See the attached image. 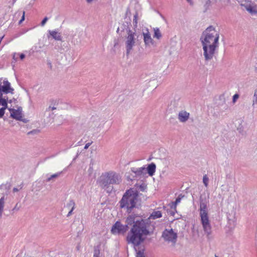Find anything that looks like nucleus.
<instances>
[{
  "label": "nucleus",
  "instance_id": "bb28decb",
  "mask_svg": "<svg viewBox=\"0 0 257 257\" xmlns=\"http://www.w3.org/2000/svg\"><path fill=\"white\" fill-rule=\"evenodd\" d=\"M136 257H145L143 251L139 250L137 251Z\"/></svg>",
  "mask_w": 257,
  "mask_h": 257
},
{
  "label": "nucleus",
  "instance_id": "cd10ccee",
  "mask_svg": "<svg viewBox=\"0 0 257 257\" xmlns=\"http://www.w3.org/2000/svg\"><path fill=\"white\" fill-rule=\"evenodd\" d=\"M20 208V206H19V203H17L16 204L15 206L13 208L12 211H13L14 212L18 211L19 210Z\"/></svg>",
  "mask_w": 257,
  "mask_h": 257
},
{
  "label": "nucleus",
  "instance_id": "39448f33",
  "mask_svg": "<svg viewBox=\"0 0 257 257\" xmlns=\"http://www.w3.org/2000/svg\"><path fill=\"white\" fill-rule=\"evenodd\" d=\"M122 181L121 176L114 171H110L103 173L98 180L99 185L103 188L107 187L109 185H118Z\"/></svg>",
  "mask_w": 257,
  "mask_h": 257
},
{
  "label": "nucleus",
  "instance_id": "473e14b6",
  "mask_svg": "<svg viewBox=\"0 0 257 257\" xmlns=\"http://www.w3.org/2000/svg\"><path fill=\"white\" fill-rule=\"evenodd\" d=\"M239 97V95L237 94H235L233 96V101L235 102L236 100Z\"/></svg>",
  "mask_w": 257,
  "mask_h": 257
},
{
  "label": "nucleus",
  "instance_id": "6ab92c4d",
  "mask_svg": "<svg viewBox=\"0 0 257 257\" xmlns=\"http://www.w3.org/2000/svg\"><path fill=\"white\" fill-rule=\"evenodd\" d=\"M183 197H184L183 195H182V194H180L178 196V197L177 198V199H176L175 202L172 203L171 207L172 208L173 207L174 209H175L176 207L177 204H178V203H179L180 202L181 199L183 198Z\"/></svg>",
  "mask_w": 257,
  "mask_h": 257
},
{
  "label": "nucleus",
  "instance_id": "f704fd0d",
  "mask_svg": "<svg viewBox=\"0 0 257 257\" xmlns=\"http://www.w3.org/2000/svg\"><path fill=\"white\" fill-rule=\"evenodd\" d=\"M25 20V12H23V15L20 21H19V23L21 24L23 21Z\"/></svg>",
  "mask_w": 257,
  "mask_h": 257
},
{
  "label": "nucleus",
  "instance_id": "f03ea898",
  "mask_svg": "<svg viewBox=\"0 0 257 257\" xmlns=\"http://www.w3.org/2000/svg\"><path fill=\"white\" fill-rule=\"evenodd\" d=\"M219 32L213 26L208 27L202 33L200 41L206 61L213 59L219 47Z\"/></svg>",
  "mask_w": 257,
  "mask_h": 257
},
{
  "label": "nucleus",
  "instance_id": "c9c22d12",
  "mask_svg": "<svg viewBox=\"0 0 257 257\" xmlns=\"http://www.w3.org/2000/svg\"><path fill=\"white\" fill-rule=\"evenodd\" d=\"M19 57L20 58V59H21V60H23V59H24V58H25V54H23V53H22V54H20V53H19Z\"/></svg>",
  "mask_w": 257,
  "mask_h": 257
},
{
  "label": "nucleus",
  "instance_id": "a878e982",
  "mask_svg": "<svg viewBox=\"0 0 257 257\" xmlns=\"http://www.w3.org/2000/svg\"><path fill=\"white\" fill-rule=\"evenodd\" d=\"M93 257H100V250L97 248H95L93 251Z\"/></svg>",
  "mask_w": 257,
  "mask_h": 257
},
{
  "label": "nucleus",
  "instance_id": "f257e3e1",
  "mask_svg": "<svg viewBox=\"0 0 257 257\" xmlns=\"http://www.w3.org/2000/svg\"><path fill=\"white\" fill-rule=\"evenodd\" d=\"M126 225H132V227L127 232L126 240L128 243L132 244L136 250V247L139 246L146 239L147 236L151 235L153 231L149 229L150 223L148 219L136 220L135 216L129 215L126 219Z\"/></svg>",
  "mask_w": 257,
  "mask_h": 257
},
{
  "label": "nucleus",
  "instance_id": "a211bd4d",
  "mask_svg": "<svg viewBox=\"0 0 257 257\" xmlns=\"http://www.w3.org/2000/svg\"><path fill=\"white\" fill-rule=\"evenodd\" d=\"M162 216V213L160 211H154L150 216L148 219H155Z\"/></svg>",
  "mask_w": 257,
  "mask_h": 257
},
{
  "label": "nucleus",
  "instance_id": "2eb2a0df",
  "mask_svg": "<svg viewBox=\"0 0 257 257\" xmlns=\"http://www.w3.org/2000/svg\"><path fill=\"white\" fill-rule=\"evenodd\" d=\"M146 171L145 167H142L140 168H132L131 171L135 174L136 177L140 176L144 174Z\"/></svg>",
  "mask_w": 257,
  "mask_h": 257
},
{
  "label": "nucleus",
  "instance_id": "412c9836",
  "mask_svg": "<svg viewBox=\"0 0 257 257\" xmlns=\"http://www.w3.org/2000/svg\"><path fill=\"white\" fill-rule=\"evenodd\" d=\"M61 173H62V172H58L57 173L51 175L50 177H49L47 179L46 181L50 182L51 180L58 177L61 174Z\"/></svg>",
  "mask_w": 257,
  "mask_h": 257
},
{
  "label": "nucleus",
  "instance_id": "4c0bfd02",
  "mask_svg": "<svg viewBox=\"0 0 257 257\" xmlns=\"http://www.w3.org/2000/svg\"><path fill=\"white\" fill-rule=\"evenodd\" d=\"M3 100L4 97H3V94L0 93V105H1V103Z\"/></svg>",
  "mask_w": 257,
  "mask_h": 257
},
{
  "label": "nucleus",
  "instance_id": "423d86ee",
  "mask_svg": "<svg viewBox=\"0 0 257 257\" xmlns=\"http://www.w3.org/2000/svg\"><path fill=\"white\" fill-rule=\"evenodd\" d=\"M136 34L131 30L128 31L127 36L125 38V44L126 48V54L128 55L133 50V47L135 46Z\"/></svg>",
  "mask_w": 257,
  "mask_h": 257
},
{
  "label": "nucleus",
  "instance_id": "e433bc0d",
  "mask_svg": "<svg viewBox=\"0 0 257 257\" xmlns=\"http://www.w3.org/2000/svg\"><path fill=\"white\" fill-rule=\"evenodd\" d=\"M73 210L74 209H70V211H69V212L68 213L67 215V217L70 216L72 214V212H73Z\"/></svg>",
  "mask_w": 257,
  "mask_h": 257
},
{
  "label": "nucleus",
  "instance_id": "393cba45",
  "mask_svg": "<svg viewBox=\"0 0 257 257\" xmlns=\"http://www.w3.org/2000/svg\"><path fill=\"white\" fill-rule=\"evenodd\" d=\"M253 103L252 105L257 104V88L254 90V94L253 96Z\"/></svg>",
  "mask_w": 257,
  "mask_h": 257
},
{
  "label": "nucleus",
  "instance_id": "ddd939ff",
  "mask_svg": "<svg viewBox=\"0 0 257 257\" xmlns=\"http://www.w3.org/2000/svg\"><path fill=\"white\" fill-rule=\"evenodd\" d=\"M144 43L146 46H149L154 44V41L151 37V35L148 30L143 32Z\"/></svg>",
  "mask_w": 257,
  "mask_h": 257
},
{
  "label": "nucleus",
  "instance_id": "79ce46f5",
  "mask_svg": "<svg viewBox=\"0 0 257 257\" xmlns=\"http://www.w3.org/2000/svg\"><path fill=\"white\" fill-rule=\"evenodd\" d=\"M215 257H218L217 256L215 255Z\"/></svg>",
  "mask_w": 257,
  "mask_h": 257
},
{
  "label": "nucleus",
  "instance_id": "1a4fd4ad",
  "mask_svg": "<svg viewBox=\"0 0 257 257\" xmlns=\"http://www.w3.org/2000/svg\"><path fill=\"white\" fill-rule=\"evenodd\" d=\"M162 236L165 241L175 243L177 238V233L175 232L173 229H166L163 231Z\"/></svg>",
  "mask_w": 257,
  "mask_h": 257
},
{
  "label": "nucleus",
  "instance_id": "58836bf2",
  "mask_svg": "<svg viewBox=\"0 0 257 257\" xmlns=\"http://www.w3.org/2000/svg\"><path fill=\"white\" fill-rule=\"evenodd\" d=\"M19 190V189H18L17 188H13V192H17Z\"/></svg>",
  "mask_w": 257,
  "mask_h": 257
},
{
  "label": "nucleus",
  "instance_id": "0eeeda50",
  "mask_svg": "<svg viewBox=\"0 0 257 257\" xmlns=\"http://www.w3.org/2000/svg\"><path fill=\"white\" fill-rule=\"evenodd\" d=\"M128 230L127 225H123L119 221H116L112 226L111 232L113 234H124Z\"/></svg>",
  "mask_w": 257,
  "mask_h": 257
},
{
  "label": "nucleus",
  "instance_id": "4be33fe9",
  "mask_svg": "<svg viewBox=\"0 0 257 257\" xmlns=\"http://www.w3.org/2000/svg\"><path fill=\"white\" fill-rule=\"evenodd\" d=\"M8 97H4V100L1 103V105L3 106L2 108H3L5 110L8 108Z\"/></svg>",
  "mask_w": 257,
  "mask_h": 257
},
{
  "label": "nucleus",
  "instance_id": "72a5a7b5",
  "mask_svg": "<svg viewBox=\"0 0 257 257\" xmlns=\"http://www.w3.org/2000/svg\"><path fill=\"white\" fill-rule=\"evenodd\" d=\"M92 144V142L91 143H88L87 144H85V146H84V149H87L91 145V144Z\"/></svg>",
  "mask_w": 257,
  "mask_h": 257
},
{
  "label": "nucleus",
  "instance_id": "b1692460",
  "mask_svg": "<svg viewBox=\"0 0 257 257\" xmlns=\"http://www.w3.org/2000/svg\"><path fill=\"white\" fill-rule=\"evenodd\" d=\"M75 202L73 200H70L68 203L67 204V207L70 209H74L75 208Z\"/></svg>",
  "mask_w": 257,
  "mask_h": 257
},
{
  "label": "nucleus",
  "instance_id": "a19ab883",
  "mask_svg": "<svg viewBox=\"0 0 257 257\" xmlns=\"http://www.w3.org/2000/svg\"><path fill=\"white\" fill-rule=\"evenodd\" d=\"M17 0H13V2L14 3H15L16 2Z\"/></svg>",
  "mask_w": 257,
  "mask_h": 257
},
{
  "label": "nucleus",
  "instance_id": "20e7f679",
  "mask_svg": "<svg viewBox=\"0 0 257 257\" xmlns=\"http://www.w3.org/2000/svg\"><path fill=\"white\" fill-rule=\"evenodd\" d=\"M138 195V191L135 189L127 190L119 201L120 208H126L128 212H131L136 206Z\"/></svg>",
  "mask_w": 257,
  "mask_h": 257
},
{
  "label": "nucleus",
  "instance_id": "c85d7f7f",
  "mask_svg": "<svg viewBox=\"0 0 257 257\" xmlns=\"http://www.w3.org/2000/svg\"><path fill=\"white\" fill-rule=\"evenodd\" d=\"M5 113V110L3 108H0V118H2L4 116Z\"/></svg>",
  "mask_w": 257,
  "mask_h": 257
},
{
  "label": "nucleus",
  "instance_id": "2f4dec72",
  "mask_svg": "<svg viewBox=\"0 0 257 257\" xmlns=\"http://www.w3.org/2000/svg\"><path fill=\"white\" fill-rule=\"evenodd\" d=\"M137 19H138V14H136L134 17L133 23L135 24L136 25L137 24Z\"/></svg>",
  "mask_w": 257,
  "mask_h": 257
},
{
  "label": "nucleus",
  "instance_id": "7ed1b4c3",
  "mask_svg": "<svg viewBox=\"0 0 257 257\" xmlns=\"http://www.w3.org/2000/svg\"><path fill=\"white\" fill-rule=\"evenodd\" d=\"M207 200H203L200 198V203L199 206V216L200 217L201 223L202 226L203 230L208 240H210L213 238L212 236V228L209 220L208 210L207 207Z\"/></svg>",
  "mask_w": 257,
  "mask_h": 257
},
{
  "label": "nucleus",
  "instance_id": "9d476101",
  "mask_svg": "<svg viewBox=\"0 0 257 257\" xmlns=\"http://www.w3.org/2000/svg\"><path fill=\"white\" fill-rule=\"evenodd\" d=\"M240 6L244 8L251 15H257V6L249 0L242 2Z\"/></svg>",
  "mask_w": 257,
  "mask_h": 257
},
{
  "label": "nucleus",
  "instance_id": "5701e85b",
  "mask_svg": "<svg viewBox=\"0 0 257 257\" xmlns=\"http://www.w3.org/2000/svg\"><path fill=\"white\" fill-rule=\"evenodd\" d=\"M203 183L206 187H208L209 183V178L207 175H204L203 177Z\"/></svg>",
  "mask_w": 257,
  "mask_h": 257
},
{
  "label": "nucleus",
  "instance_id": "f8f14e48",
  "mask_svg": "<svg viewBox=\"0 0 257 257\" xmlns=\"http://www.w3.org/2000/svg\"><path fill=\"white\" fill-rule=\"evenodd\" d=\"M190 117V113L186 110H182L178 114V119L180 122H186Z\"/></svg>",
  "mask_w": 257,
  "mask_h": 257
},
{
  "label": "nucleus",
  "instance_id": "ea45409f",
  "mask_svg": "<svg viewBox=\"0 0 257 257\" xmlns=\"http://www.w3.org/2000/svg\"><path fill=\"white\" fill-rule=\"evenodd\" d=\"M93 0H86L87 2L90 3L92 2Z\"/></svg>",
  "mask_w": 257,
  "mask_h": 257
},
{
  "label": "nucleus",
  "instance_id": "aec40b11",
  "mask_svg": "<svg viewBox=\"0 0 257 257\" xmlns=\"http://www.w3.org/2000/svg\"><path fill=\"white\" fill-rule=\"evenodd\" d=\"M154 37L158 39H160L162 37V35H161V32H160L159 29L157 28H154Z\"/></svg>",
  "mask_w": 257,
  "mask_h": 257
},
{
  "label": "nucleus",
  "instance_id": "4468645a",
  "mask_svg": "<svg viewBox=\"0 0 257 257\" xmlns=\"http://www.w3.org/2000/svg\"><path fill=\"white\" fill-rule=\"evenodd\" d=\"M8 199L9 196L7 193L3 194L0 198V218H2L3 216V212L4 211L5 205Z\"/></svg>",
  "mask_w": 257,
  "mask_h": 257
},
{
  "label": "nucleus",
  "instance_id": "f3484780",
  "mask_svg": "<svg viewBox=\"0 0 257 257\" xmlns=\"http://www.w3.org/2000/svg\"><path fill=\"white\" fill-rule=\"evenodd\" d=\"M156 165L154 163H152L151 164L148 165V167L147 168V170L148 173L150 176H152L154 175L156 171Z\"/></svg>",
  "mask_w": 257,
  "mask_h": 257
},
{
  "label": "nucleus",
  "instance_id": "9b49d317",
  "mask_svg": "<svg viewBox=\"0 0 257 257\" xmlns=\"http://www.w3.org/2000/svg\"><path fill=\"white\" fill-rule=\"evenodd\" d=\"M9 110L11 112V117L18 120L22 121L25 123H26L28 120L23 118V113L22 110L20 109H15L14 108H9Z\"/></svg>",
  "mask_w": 257,
  "mask_h": 257
},
{
  "label": "nucleus",
  "instance_id": "c756f323",
  "mask_svg": "<svg viewBox=\"0 0 257 257\" xmlns=\"http://www.w3.org/2000/svg\"><path fill=\"white\" fill-rule=\"evenodd\" d=\"M48 20V18L47 17L44 18L41 22V26H44L45 25L46 23L47 22Z\"/></svg>",
  "mask_w": 257,
  "mask_h": 257
},
{
  "label": "nucleus",
  "instance_id": "dca6fc26",
  "mask_svg": "<svg viewBox=\"0 0 257 257\" xmlns=\"http://www.w3.org/2000/svg\"><path fill=\"white\" fill-rule=\"evenodd\" d=\"M50 35L55 40L61 41L62 37L61 34L56 31H49Z\"/></svg>",
  "mask_w": 257,
  "mask_h": 257
},
{
  "label": "nucleus",
  "instance_id": "6e6552de",
  "mask_svg": "<svg viewBox=\"0 0 257 257\" xmlns=\"http://www.w3.org/2000/svg\"><path fill=\"white\" fill-rule=\"evenodd\" d=\"M0 93L12 94L14 93V89L11 87V83L7 79H3L2 78H0Z\"/></svg>",
  "mask_w": 257,
  "mask_h": 257
},
{
  "label": "nucleus",
  "instance_id": "7c9ffc66",
  "mask_svg": "<svg viewBox=\"0 0 257 257\" xmlns=\"http://www.w3.org/2000/svg\"><path fill=\"white\" fill-rule=\"evenodd\" d=\"M19 55V53H15L13 54V59L15 60L16 61H17L18 57Z\"/></svg>",
  "mask_w": 257,
  "mask_h": 257
}]
</instances>
